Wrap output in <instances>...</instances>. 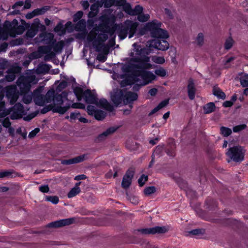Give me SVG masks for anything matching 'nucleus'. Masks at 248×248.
<instances>
[{"mask_svg":"<svg viewBox=\"0 0 248 248\" xmlns=\"http://www.w3.org/2000/svg\"><path fill=\"white\" fill-rule=\"evenodd\" d=\"M138 24L130 20H126L123 24L116 25V30L119 39H124L128 34L129 38L134 36L137 30Z\"/></svg>","mask_w":248,"mask_h":248,"instance_id":"obj_1","label":"nucleus"},{"mask_svg":"<svg viewBox=\"0 0 248 248\" xmlns=\"http://www.w3.org/2000/svg\"><path fill=\"white\" fill-rule=\"evenodd\" d=\"M73 92L78 101H81L84 98L85 102L88 104H94L97 102V96L93 94L90 89L83 91L80 87H76Z\"/></svg>","mask_w":248,"mask_h":248,"instance_id":"obj_2","label":"nucleus"},{"mask_svg":"<svg viewBox=\"0 0 248 248\" xmlns=\"http://www.w3.org/2000/svg\"><path fill=\"white\" fill-rule=\"evenodd\" d=\"M87 40L92 42L93 46L99 51L104 46V43L108 39V35L106 33H99L91 30L87 35Z\"/></svg>","mask_w":248,"mask_h":248,"instance_id":"obj_3","label":"nucleus"},{"mask_svg":"<svg viewBox=\"0 0 248 248\" xmlns=\"http://www.w3.org/2000/svg\"><path fill=\"white\" fill-rule=\"evenodd\" d=\"M161 23L156 20L150 22L148 28L150 29L151 36L154 39H167L169 36L166 30L160 28Z\"/></svg>","mask_w":248,"mask_h":248,"instance_id":"obj_4","label":"nucleus"},{"mask_svg":"<svg viewBox=\"0 0 248 248\" xmlns=\"http://www.w3.org/2000/svg\"><path fill=\"white\" fill-rule=\"evenodd\" d=\"M134 53L131 52L130 56L132 57L131 61L136 62L131 65L132 68H138L142 70H147L152 68V65L150 63V59L149 57H139L133 56Z\"/></svg>","mask_w":248,"mask_h":248,"instance_id":"obj_5","label":"nucleus"},{"mask_svg":"<svg viewBox=\"0 0 248 248\" xmlns=\"http://www.w3.org/2000/svg\"><path fill=\"white\" fill-rule=\"evenodd\" d=\"M245 150L241 146L230 147L226 153L227 156L235 162H241L244 159Z\"/></svg>","mask_w":248,"mask_h":248,"instance_id":"obj_6","label":"nucleus"},{"mask_svg":"<svg viewBox=\"0 0 248 248\" xmlns=\"http://www.w3.org/2000/svg\"><path fill=\"white\" fill-rule=\"evenodd\" d=\"M33 78L29 76H20L16 81V84L19 88L20 93H28L30 91L31 83Z\"/></svg>","mask_w":248,"mask_h":248,"instance_id":"obj_7","label":"nucleus"},{"mask_svg":"<svg viewBox=\"0 0 248 248\" xmlns=\"http://www.w3.org/2000/svg\"><path fill=\"white\" fill-rule=\"evenodd\" d=\"M70 108V106L62 107L58 106L56 104H51L45 106L41 109V114H46L48 111L52 110L54 113H59L61 114H64Z\"/></svg>","mask_w":248,"mask_h":248,"instance_id":"obj_8","label":"nucleus"},{"mask_svg":"<svg viewBox=\"0 0 248 248\" xmlns=\"http://www.w3.org/2000/svg\"><path fill=\"white\" fill-rule=\"evenodd\" d=\"M6 96L11 105H14L17 101L19 92L16 86L12 85L6 87L5 91Z\"/></svg>","mask_w":248,"mask_h":248,"instance_id":"obj_9","label":"nucleus"},{"mask_svg":"<svg viewBox=\"0 0 248 248\" xmlns=\"http://www.w3.org/2000/svg\"><path fill=\"white\" fill-rule=\"evenodd\" d=\"M166 39H154L150 42L149 46L158 50L165 51L169 47V44Z\"/></svg>","mask_w":248,"mask_h":248,"instance_id":"obj_10","label":"nucleus"},{"mask_svg":"<svg viewBox=\"0 0 248 248\" xmlns=\"http://www.w3.org/2000/svg\"><path fill=\"white\" fill-rule=\"evenodd\" d=\"M34 40L36 42H40L47 46H51L52 43H54L55 38L52 33L44 32L40 33L38 37H36Z\"/></svg>","mask_w":248,"mask_h":248,"instance_id":"obj_11","label":"nucleus"},{"mask_svg":"<svg viewBox=\"0 0 248 248\" xmlns=\"http://www.w3.org/2000/svg\"><path fill=\"white\" fill-rule=\"evenodd\" d=\"M138 232L143 234H162L168 231L167 229L164 227L155 226V227L150 228H144L137 230Z\"/></svg>","mask_w":248,"mask_h":248,"instance_id":"obj_12","label":"nucleus"},{"mask_svg":"<svg viewBox=\"0 0 248 248\" xmlns=\"http://www.w3.org/2000/svg\"><path fill=\"white\" fill-rule=\"evenodd\" d=\"M74 221L75 218L74 217L65 218L50 222L46 225V227L48 228H60L72 224Z\"/></svg>","mask_w":248,"mask_h":248,"instance_id":"obj_13","label":"nucleus"},{"mask_svg":"<svg viewBox=\"0 0 248 248\" xmlns=\"http://www.w3.org/2000/svg\"><path fill=\"white\" fill-rule=\"evenodd\" d=\"M124 90H117L111 95V99L113 104L116 106H118L123 101L124 102Z\"/></svg>","mask_w":248,"mask_h":248,"instance_id":"obj_14","label":"nucleus"},{"mask_svg":"<svg viewBox=\"0 0 248 248\" xmlns=\"http://www.w3.org/2000/svg\"><path fill=\"white\" fill-rule=\"evenodd\" d=\"M41 89L37 88L33 93V99L35 104L39 106H43L46 102L44 95L41 94Z\"/></svg>","mask_w":248,"mask_h":248,"instance_id":"obj_15","label":"nucleus"},{"mask_svg":"<svg viewBox=\"0 0 248 248\" xmlns=\"http://www.w3.org/2000/svg\"><path fill=\"white\" fill-rule=\"evenodd\" d=\"M133 50L136 52V55L139 57H148L147 55L150 53V49L148 48L142 47L140 45L135 43L133 44Z\"/></svg>","mask_w":248,"mask_h":248,"instance_id":"obj_16","label":"nucleus"},{"mask_svg":"<svg viewBox=\"0 0 248 248\" xmlns=\"http://www.w3.org/2000/svg\"><path fill=\"white\" fill-rule=\"evenodd\" d=\"M86 155H82L69 159H62L61 164L64 165H69L82 162L85 159Z\"/></svg>","mask_w":248,"mask_h":248,"instance_id":"obj_17","label":"nucleus"},{"mask_svg":"<svg viewBox=\"0 0 248 248\" xmlns=\"http://www.w3.org/2000/svg\"><path fill=\"white\" fill-rule=\"evenodd\" d=\"M142 74L141 78L143 80V85L148 84L156 78V76L149 71L144 70Z\"/></svg>","mask_w":248,"mask_h":248,"instance_id":"obj_18","label":"nucleus"},{"mask_svg":"<svg viewBox=\"0 0 248 248\" xmlns=\"http://www.w3.org/2000/svg\"><path fill=\"white\" fill-rule=\"evenodd\" d=\"M97 107L107 110L111 111L113 109V106L105 98H101L99 101L97 98V102L94 104Z\"/></svg>","mask_w":248,"mask_h":248,"instance_id":"obj_19","label":"nucleus"},{"mask_svg":"<svg viewBox=\"0 0 248 248\" xmlns=\"http://www.w3.org/2000/svg\"><path fill=\"white\" fill-rule=\"evenodd\" d=\"M132 64L134 63H130L129 64L123 67V71L124 72H131V75H135L139 77H140L141 78L142 73L144 70L138 68H132L130 66Z\"/></svg>","mask_w":248,"mask_h":248,"instance_id":"obj_20","label":"nucleus"},{"mask_svg":"<svg viewBox=\"0 0 248 248\" xmlns=\"http://www.w3.org/2000/svg\"><path fill=\"white\" fill-rule=\"evenodd\" d=\"M118 128V127H110L107 129L101 134H99L97 137L98 141H103L105 140L108 136L114 133Z\"/></svg>","mask_w":248,"mask_h":248,"instance_id":"obj_21","label":"nucleus"},{"mask_svg":"<svg viewBox=\"0 0 248 248\" xmlns=\"http://www.w3.org/2000/svg\"><path fill=\"white\" fill-rule=\"evenodd\" d=\"M49 47L46 46H39L36 51L33 52L31 54V57L34 59H37L42 57L43 54L48 52Z\"/></svg>","mask_w":248,"mask_h":248,"instance_id":"obj_22","label":"nucleus"},{"mask_svg":"<svg viewBox=\"0 0 248 248\" xmlns=\"http://www.w3.org/2000/svg\"><path fill=\"white\" fill-rule=\"evenodd\" d=\"M138 94L134 92L124 91V103H131L137 100Z\"/></svg>","mask_w":248,"mask_h":248,"instance_id":"obj_23","label":"nucleus"},{"mask_svg":"<svg viewBox=\"0 0 248 248\" xmlns=\"http://www.w3.org/2000/svg\"><path fill=\"white\" fill-rule=\"evenodd\" d=\"M196 88L194 83L192 79H190L188 80L187 85V93L189 98L190 100H193L195 96Z\"/></svg>","mask_w":248,"mask_h":248,"instance_id":"obj_24","label":"nucleus"},{"mask_svg":"<svg viewBox=\"0 0 248 248\" xmlns=\"http://www.w3.org/2000/svg\"><path fill=\"white\" fill-rule=\"evenodd\" d=\"M18 25V21L17 19H14L12 21H6L4 22V27L9 32L13 33Z\"/></svg>","mask_w":248,"mask_h":248,"instance_id":"obj_25","label":"nucleus"},{"mask_svg":"<svg viewBox=\"0 0 248 248\" xmlns=\"http://www.w3.org/2000/svg\"><path fill=\"white\" fill-rule=\"evenodd\" d=\"M38 31V25H36L35 19L31 24L30 28L26 32V36L28 38H32L34 37Z\"/></svg>","mask_w":248,"mask_h":248,"instance_id":"obj_26","label":"nucleus"},{"mask_svg":"<svg viewBox=\"0 0 248 248\" xmlns=\"http://www.w3.org/2000/svg\"><path fill=\"white\" fill-rule=\"evenodd\" d=\"M216 106L214 102H209L203 106L204 114H210L215 111Z\"/></svg>","mask_w":248,"mask_h":248,"instance_id":"obj_27","label":"nucleus"},{"mask_svg":"<svg viewBox=\"0 0 248 248\" xmlns=\"http://www.w3.org/2000/svg\"><path fill=\"white\" fill-rule=\"evenodd\" d=\"M51 47V49L53 48V50L56 52H61L64 46V43L62 41H59L58 42H56V40L55 39L54 41V43H52L51 46H49Z\"/></svg>","mask_w":248,"mask_h":248,"instance_id":"obj_28","label":"nucleus"},{"mask_svg":"<svg viewBox=\"0 0 248 248\" xmlns=\"http://www.w3.org/2000/svg\"><path fill=\"white\" fill-rule=\"evenodd\" d=\"M86 27V22L85 20L84 19H81L78 21L75 24L74 26V29L77 31H86V30H87Z\"/></svg>","mask_w":248,"mask_h":248,"instance_id":"obj_29","label":"nucleus"},{"mask_svg":"<svg viewBox=\"0 0 248 248\" xmlns=\"http://www.w3.org/2000/svg\"><path fill=\"white\" fill-rule=\"evenodd\" d=\"M175 145L173 143H169L165 148L166 154L170 156L174 157L175 155Z\"/></svg>","mask_w":248,"mask_h":248,"instance_id":"obj_30","label":"nucleus"},{"mask_svg":"<svg viewBox=\"0 0 248 248\" xmlns=\"http://www.w3.org/2000/svg\"><path fill=\"white\" fill-rule=\"evenodd\" d=\"M100 20L101 22L100 24L105 29V28H108L109 24L110 23V18L106 15L102 16L100 17Z\"/></svg>","mask_w":248,"mask_h":248,"instance_id":"obj_31","label":"nucleus"},{"mask_svg":"<svg viewBox=\"0 0 248 248\" xmlns=\"http://www.w3.org/2000/svg\"><path fill=\"white\" fill-rule=\"evenodd\" d=\"M50 6H44L40 8H37L34 10L36 16L43 15L45 14L47 11L50 10Z\"/></svg>","mask_w":248,"mask_h":248,"instance_id":"obj_32","label":"nucleus"},{"mask_svg":"<svg viewBox=\"0 0 248 248\" xmlns=\"http://www.w3.org/2000/svg\"><path fill=\"white\" fill-rule=\"evenodd\" d=\"M55 91L53 90H49L44 95V98L46 103H50L53 100L55 95Z\"/></svg>","mask_w":248,"mask_h":248,"instance_id":"obj_33","label":"nucleus"},{"mask_svg":"<svg viewBox=\"0 0 248 248\" xmlns=\"http://www.w3.org/2000/svg\"><path fill=\"white\" fill-rule=\"evenodd\" d=\"M21 95L23 96L22 101L25 104H29L31 103L32 98H33V93H20Z\"/></svg>","mask_w":248,"mask_h":248,"instance_id":"obj_34","label":"nucleus"},{"mask_svg":"<svg viewBox=\"0 0 248 248\" xmlns=\"http://www.w3.org/2000/svg\"><path fill=\"white\" fill-rule=\"evenodd\" d=\"M213 94L219 99H225L226 98L225 93L222 92L219 88H214L213 91Z\"/></svg>","mask_w":248,"mask_h":248,"instance_id":"obj_35","label":"nucleus"},{"mask_svg":"<svg viewBox=\"0 0 248 248\" xmlns=\"http://www.w3.org/2000/svg\"><path fill=\"white\" fill-rule=\"evenodd\" d=\"M220 134L225 137H228L232 133V129L225 126H221L220 128Z\"/></svg>","mask_w":248,"mask_h":248,"instance_id":"obj_36","label":"nucleus"},{"mask_svg":"<svg viewBox=\"0 0 248 248\" xmlns=\"http://www.w3.org/2000/svg\"><path fill=\"white\" fill-rule=\"evenodd\" d=\"M93 116L96 120L100 121L105 118L106 113L102 110L97 109Z\"/></svg>","mask_w":248,"mask_h":248,"instance_id":"obj_37","label":"nucleus"},{"mask_svg":"<svg viewBox=\"0 0 248 248\" xmlns=\"http://www.w3.org/2000/svg\"><path fill=\"white\" fill-rule=\"evenodd\" d=\"M132 76L131 75L128 76L125 79L122 81V86H125L126 85H132L134 84V82L133 81Z\"/></svg>","mask_w":248,"mask_h":248,"instance_id":"obj_38","label":"nucleus"},{"mask_svg":"<svg viewBox=\"0 0 248 248\" xmlns=\"http://www.w3.org/2000/svg\"><path fill=\"white\" fill-rule=\"evenodd\" d=\"M15 173V172L13 170L0 171V178L4 177L12 178L13 177V174Z\"/></svg>","mask_w":248,"mask_h":248,"instance_id":"obj_39","label":"nucleus"},{"mask_svg":"<svg viewBox=\"0 0 248 248\" xmlns=\"http://www.w3.org/2000/svg\"><path fill=\"white\" fill-rule=\"evenodd\" d=\"M81 191L80 187H73L72 188L70 191L68 192L67 194V197L68 198H71L75 196H76L77 195L79 194Z\"/></svg>","mask_w":248,"mask_h":248,"instance_id":"obj_40","label":"nucleus"},{"mask_svg":"<svg viewBox=\"0 0 248 248\" xmlns=\"http://www.w3.org/2000/svg\"><path fill=\"white\" fill-rule=\"evenodd\" d=\"M143 12V7L140 5H137L135 6L134 9H132L131 15V16H138Z\"/></svg>","mask_w":248,"mask_h":248,"instance_id":"obj_41","label":"nucleus"},{"mask_svg":"<svg viewBox=\"0 0 248 248\" xmlns=\"http://www.w3.org/2000/svg\"><path fill=\"white\" fill-rule=\"evenodd\" d=\"M132 179L123 177L122 182V187L124 189L128 188L131 184Z\"/></svg>","mask_w":248,"mask_h":248,"instance_id":"obj_42","label":"nucleus"},{"mask_svg":"<svg viewBox=\"0 0 248 248\" xmlns=\"http://www.w3.org/2000/svg\"><path fill=\"white\" fill-rule=\"evenodd\" d=\"M152 60L155 63L160 64L164 63L165 62V59L163 57L156 55L152 56Z\"/></svg>","mask_w":248,"mask_h":248,"instance_id":"obj_43","label":"nucleus"},{"mask_svg":"<svg viewBox=\"0 0 248 248\" xmlns=\"http://www.w3.org/2000/svg\"><path fill=\"white\" fill-rule=\"evenodd\" d=\"M234 43V41L231 37L227 38L224 44V48L226 50H229L231 48Z\"/></svg>","mask_w":248,"mask_h":248,"instance_id":"obj_44","label":"nucleus"},{"mask_svg":"<svg viewBox=\"0 0 248 248\" xmlns=\"http://www.w3.org/2000/svg\"><path fill=\"white\" fill-rule=\"evenodd\" d=\"M23 114V113L13 110L12 112L10 115V117L12 120H18L22 118Z\"/></svg>","mask_w":248,"mask_h":248,"instance_id":"obj_45","label":"nucleus"},{"mask_svg":"<svg viewBox=\"0 0 248 248\" xmlns=\"http://www.w3.org/2000/svg\"><path fill=\"white\" fill-rule=\"evenodd\" d=\"M205 232V230L204 229H195L189 232V233L192 235L203 234Z\"/></svg>","mask_w":248,"mask_h":248,"instance_id":"obj_46","label":"nucleus"},{"mask_svg":"<svg viewBox=\"0 0 248 248\" xmlns=\"http://www.w3.org/2000/svg\"><path fill=\"white\" fill-rule=\"evenodd\" d=\"M241 85L244 87H248V74H245L240 78Z\"/></svg>","mask_w":248,"mask_h":248,"instance_id":"obj_47","label":"nucleus"},{"mask_svg":"<svg viewBox=\"0 0 248 248\" xmlns=\"http://www.w3.org/2000/svg\"><path fill=\"white\" fill-rule=\"evenodd\" d=\"M48 46L49 47L48 52L45 53L46 55L44 57V60L45 61H49L50 59L55 57V53L51 51V47L50 46Z\"/></svg>","mask_w":248,"mask_h":248,"instance_id":"obj_48","label":"nucleus"},{"mask_svg":"<svg viewBox=\"0 0 248 248\" xmlns=\"http://www.w3.org/2000/svg\"><path fill=\"white\" fill-rule=\"evenodd\" d=\"M150 16L148 14H144L143 13L138 15L137 19L141 22H145L149 19Z\"/></svg>","mask_w":248,"mask_h":248,"instance_id":"obj_49","label":"nucleus"},{"mask_svg":"<svg viewBox=\"0 0 248 248\" xmlns=\"http://www.w3.org/2000/svg\"><path fill=\"white\" fill-rule=\"evenodd\" d=\"M148 176L147 175L142 174L138 180L139 186L140 187L143 186L145 182L148 181Z\"/></svg>","mask_w":248,"mask_h":248,"instance_id":"obj_50","label":"nucleus"},{"mask_svg":"<svg viewBox=\"0 0 248 248\" xmlns=\"http://www.w3.org/2000/svg\"><path fill=\"white\" fill-rule=\"evenodd\" d=\"M135 173V169L133 168H129L127 171H126L125 174L124 176L127 178H129L130 179H133L134 175Z\"/></svg>","mask_w":248,"mask_h":248,"instance_id":"obj_51","label":"nucleus"},{"mask_svg":"<svg viewBox=\"0 0 248 248\" xmlns=\"http://www.w3.org/2000/svg\"><path fill=\"white\" fill-rule=\"evenodd\" d=\"M46 200L47 201L50 202L54 204H57L59 202L58 197L56 196H46Z\"/></svg>","mask_w":248,"mask_h":248,"instance_id":"obj_52","label":"nucleus"},{"mask_svg":"<svg viewBox=\"0 0 248 248\" xmlns=\"http://www.w3.org/2000/svg\"><path fill=\"white\" fill-rule=\"evenodd\" d=\"M156 191V188L154 186H151L146 187L144 190V193L146 195H150Z\"/></svg>","mask_w":248,"mask_h":248,"instance_id":"obj_53","label":"nucleus"},{"mask_svg":"<svg viewBox=\"0 0 248 248\" xmlns=\"http://www.w3.org/2000/svg\"><path fill=\"white\" fill-rule=\"evenodd\" d=\"M176 182L181 189L186 190V189L187 188V184L185 181L181 178H179L177 180Z\"/></svg>","mask_w":248,"mask_h":248,"instance_id":"obj_54","label":"nucleus"},{"mask_svg":"<svg viewBox=\"0 0 248 248\" xmlns=\"http://www.w3.org/2000/svg\"><path fill=\"white\" fill-rule=\"evenodd\" d=\"M8 71L13 73L16 75V74H19L21 73V68L19 66H12L8 69Z\"/></svg>","mask_w":248,"mask_h":248,"instance_id":"obj_55","label":"nucleus"},{"mask_svg":"<svg viewBox=\"0 0 248 248\" xmlns=\"http://www.w3.org/2000/svg\"><path fill=\"white\" fill-rule=\"evenodd\" d=\"M155 73L157 76L161 77H164L167 74L166 71L162 67L155 69Z\"/></svg>","mask_w":248,"mask_h":248,"instance_id":"obj_56","label":"nucleus"},{"mask_svg":"<svg viewBox=\"0 0 248 248\" xmlns=\"http://www.w3.org/2000/svg\"><path fill=\"white\" fill-rule=\"evenodd\" d=\"M165 149V147L164 145H158L156 147L155 149L154 150V152L153 155H154V156L155 155H161L163 151Z\"/></svg>","mask_w":248,"mask_h":248,"instance_id":"obj_57","label":"nucleus"},{"mask_svg":"<svg viewBox=\"0 0 248 248\" xmlns=\"http://www.w3.org/2000/svg\"><path fill=\"white\" fill-rule=\"evenodd\" d=\"M53 101L58 103V104H56L57 105L61 106L63 103L62 95L58 94L54 95Z\"/></svg>","mask_w":248,"mask_h":248,"instance_id":"obj_58","label":"nucleus"},{"mask_svg":"<svg viewBox=\"0 0 248 248\" xmlns=\"http://www.w3.org/2000/svg\"><path fill=\"white\" fill-rule=\"evenodd\" d=\"M13 110H15L16 111H17L19 113H21L24 114V108L23 105L20 103H18L15 104V105L13 107Z\"/></svg>","mask_w":248,"mask_h":248,"instance_id":"obj_59","label":"nucleus"},{"mask_svg":"<svg viewBox=\"0 0 248 248\" xmlns=\"http://www.w3.org/2000/svg\"><path fill=\"white\" fill-rule=\"evenodd\" d=\"M83 16V12L82 11H78L73 16V22H76L78 21L81 19V18Z\"/></svg>","mask_w":248,"mask_h":248,"instance_id":"obj_60","label":"nucleus"},{"mask_svg":"<svg viewBox=\"0 0 248 248\" xmlns=\"http://www.w3.org/2000/svg\"><path fill=\"white\" fill-rule=\"evenodd\" d=\"M54 31L57 32H61L63 34L65 32V29L64 28L62 24L59 22L54 28Z\"/></svg>","mask_w":248,"mask_h":248,"instance_id":"obj_61","label":"nucleus"},{"mask_svg":"<svg viewBox=\"0 0 248 248\" xmlns=\"http://www.w3.org/2000/svg\"><path fill=\"white\" fill-rule=\"evenodd\" d=\"M247 126L246 124H242L238 125H236L233 127V131L235 133H238L241 131L246 129Z\"/></svg>","mask_w":248,"mask_h":248,"instance_id":"obj_62","label":"nucleus"},{"mask_svg":"<svg viewBox=\"0 0 248 248\" xmlns=\"http://www.w3.org/2000/svg\"><path fill=\"white\" fill-rule=\"evenodd\" d=\"M50 68V66L47 64H43L39 66V69L41 73H47Z\"/></svg>","mask_w":248,"mask_h":248,"instance_id":"obj_63","label":"nucleus"},{"mask_svg":"<svg viewBox=\"0 0 248 248\" xmlns=\"http://www.w3.org/2000/svg\"><path fill=\"white\" fill-rule=\"evenodd\" d=\"M7 75H6L5 77L6 80L8 82H12L14 81L16 78V75L13 73L9 72L8 70H7Z\"/></svg>","mask_w":248,"mask_h":248,"instance_id":"obj_64","label":"nucleus"}]
</instances>
